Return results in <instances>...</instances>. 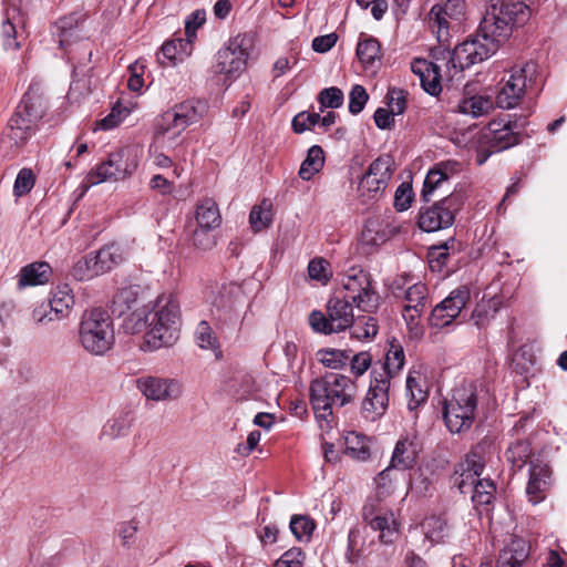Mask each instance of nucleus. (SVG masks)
<instances>
[{
    "mask_svg": "<svg viewBox=\"0 0 567 567\" xmlns=\"http://www.w3.org/2000/svg\"><path fill=\"white\" fill-rule=\"evenodd\" d=\"M132 334L144 333L143 348L154 351L173 347L179 339L182 311L177 296L163 292L155 300L136 309L123 321Z\"/></svg>",
    "mask_w": 567,
    "mask_h": 567,
    "instance_id": "1",
    "label": "nucleus"
},
{
    "mask_svg": "<svg viewBox=\"0 0 567 567\" xmlns=\"http://www.w3.org/2000/svg\"><path fill=\"white\" fill-rule=\"evenodd\" d=\"M43 114L41 101L29 93L24 94L2 133L0 152L3 156L13 158L24 150Z\"/></svg>",
    "mask_w": 567,
    "mask_h": 567,
    "instance_id": "2",
    "label": "nucleus"
},
{
    "mask_svg": "<svg viewBox=\"0 0 567 567\" xmlns=\"http://www.w3.org/2000/svg\"><path fill=\"white\" fill-rule=\"evenodd\" d=\"M310 403L321 417L332 415L334 408L352 403L357 396V384L348 375L328 372L311 381L309 386Z\"/></svg>",
    "mask_w": 567,
    "mask_h": 567,
    "instance_id": "3",
    "label": "nucleus"
},
{
    "mask_svg": "<svg viewBox=\"0 0 567 567\" xmlns=\"http://www.w3.org/2000/svg\"><path fill=\"white\" fill-rule=\"evenodd\" d=\"M532 11L523 1L493 3L481 21L478 31L482 37L495 43L498 50L513 33L514 28L524 25Z\"/></svg>",
    "mask_w": 567,
    "mask_h": 567,
    "instance_id": "4",
    "label": "nucleus"
},
{
    "mask_svg": "<svg viewBox=\"0 0 567 567\" xmlns=\"http://www.w3.org/2000/svg\"><path fill=\"white\" fill-rule=\"evenodd\" d=\"M496 104L504 110L514 109L526 95H535L540 91L542 80L535 62L514 65L499 82Z\"/></svg>",
    "mask_w": 567,
    "mask_h": 567,
    "instance_id": "5",
    "label": "nucleus"
},
{
    "mask_svg": "<svg viewBox=\"0 0 567 567\" xmlns=\"http://www.w3.org/2000/svg\"><path fill=\"white\" fill-rule=\"evenodd\" d=\"M79 338L85 351L103 355L112 349L115 340L113 321L104 309L94 308L83 313Z\"/></svg>",
    "mask_w": 567,
    "mask_h": 567,
    "instance_id": "6",
    "label": "nucleus"
},
{
    "mask_svg": "<svg viewBox=\"0 0 567 567\" xmlns=\"http://www.w3.org/2000/svg\"><path fill=\"white\" fill-rule=\"evenodd\" d=\"M520 127L522 125L516 121L512 122L507 118H497L481 128L475 135V141L480 150L477 157L478 164H483L493 153L502 152L517 145L520 141L518 131Z\"/></svg>",
    "mask_w": 567,
    "mask_h": 567,
    "instance_id": "7",
    "label": "nucleus"
},
{
    "mask_svg": "<svg viewBox=\"0 0 567 567\" xmlns=\"http://www.w3.org/2000/svg\"><path fill=\"white\" fill-rule=\"evenodd\" d=\"M477 396L473 385L454 389L450 400L444 403L443 417L451 433H462L471 429L476 413Z\"/></svg>",
    "mask_w": 567,
    "mask_h": 567,
    "instance_id": "8",
    "label": "nucleus"
},
{
    "mask_svg": "<svg viewBox=\"0 0 567 567\" xmlns=\"http://www.w3.org/2000/svg\"><path fill=\"white\" fill-rule=\"evenodd\" d=\"M344 298L364 312H372L379 306V295L372 286L371 276L360 267H350L341 278Z\"/></svg>",
    "mask_w": 567,
    "mask_h": 567,
    "instance_id": "9",
    "label": "nucleus"
},
{
    "mask_svg": "<svg viewBox=\"0 0 567 567\" xmlns=\"http://www.w3.org/2000/svg\"><path fill=\"white\" fill-rule=\"evenodd\" d=\"M394 171V159L391 155L378 156L360 178L358 194L362 202L379 199L392 179Z\"/></svg>",
    "mask_w": 567,
    "mask_h": 567,
    "instance_id": "10",
    "label": "nucleus"
},
{
    "mask_svg": "<svg viewBox=\"0 0 567 567\" xmlns=\"http://www.w3.org/2000/svg\"><path fill=\"white\" fill-rule=\"evenodd\" d=\"M136 167L134 150L121 147L111 152L105 161L92 169L86 176V182L92 186L107 181H122L130 176Z\"/></svg>",
    "mask_w": 567,
    "mask_h": 567,
    "instance_id": "11",
    "label": "nucleus"
},
{
    "mask_svg": "<svg viewBox=\"0 0 567 567\" xmlns=\"http://www.w3.org/2000/svg\"><path fill=\"white\" fill-rule=\"evenodd\" d=\"M420 450L421 446L415 436H404L396 442L390 466L375 477L377 492L379 495H385L392 492L391 483L388 484L392 468L400 471L412 468L416 464Z\"/></svg>",
    "mask_w": 567,
    "mask_h": 567,
    "instance_id": "12",
    "label": "nucleus"
},
{
    "mask_svg": "<svg viewBox=\"0 0 567 567\" xmlns=\"http://www.w3.org/2000/svg\"><path fill=\"white\" fill-rule=\"evenodd\" d=\"M497 51L495 43L488 41L478 31L456 45L451 54L450 62L455 70L463 71L474 64L481 63L491 58Z\"/></svg>",
    "mask_w": 567,
    "mask_h": 567,
    "instance_id": "13",
    "label": "nucleus"
},
{
    "mask_svg": "<svg viewBox=\"0 0 567 567\" xmlns=\"http://www.w3.org/2000/svg\"><path fill=\"white\" fill-rule=\"evenodd\" d=\"M244 39L233 38L215 55L212 72L226 80L236 79L246 68L248 52L243 48Z\"/></svg>",
    "mask_w": 567,
    "mask_h": 567,
    "instance_id": "14",
    "label": "nucleus"
},
{
    "mask_svg": "<svg viewBox=\"0 0 567 567\" xmlns=\"http://www.w3.org/2000/svg\"><path fill=\"white\" fill-rule=\"evenodd\" d=\"M485 468V447L481 444L474 446L463 462L458 463L452 475V484L466 495Z\"/></svg>",
    "mask_w": 567,
    "mask_h": 567,
    "instance_id": "15",
    "label": "nucleus"
},
{
    "mask_svg": "<svg viewBox=\"0 0 567 567\" xmlns=\"http://www.w3.org/2000/svg\"><path fill=\"white\" fill-rule=\"evenodd\" d=\"M457 207V198L455 196H446L431 206L422 207L417 225L426 233L447 228L454 223Z\"/></svg>",
    "mask_w": 567,
    "mask_h": 567,
    "instance_id": "16",
    "label": "nucleus"
},
{
    "mask_svg": "<svg viewBox=\"0 0 567 567\" xmlns=\"http://www.w3.org/2000/svg\"><path fill=\"white\" fill-rule=\"evenodd\" d=\"M391 382L382 379L377 372H371L368 392L361 404V413L368 421L381 417L389 406V390Z\"/></svg>",
    "mask_w": 567,
    "mask_h": 567,
    "instance_id": "17",
    "label": "nucleus"
},
{
    "mask_svg": "<svg viewBox=\"0 0 567 567\" xmlns=\"http://www.w3.org/2000/svg\"><path fill=\"white\" fill-rule=\"evenodd\" d=\"M471 297L468 287L461 286L434 307L430 316V323L436 328H443L452 323L466 306Z\"/></svg>",
    "mask_w": 567,
    "mask_h": 567,
    "instance_id": "18",
    "label": "nucleus"
},
{
    "mask_svg": "<svg viewBox=\"0 0 567 567\" xmlns=\"http://www.w3.org/2000/svg\"><path fill=\"white\" fill-rule=\"evenodd\" d=\"M363 520L373 529L380 532V540L384 544H391L398 537L399 524L394 514L389 511L378 508V504L372 501L363 506Z\"/></svg>",
    "mask_w": 567,
    "mask_h": 567,
    "instance_id": "19",
    "label": "nucleus"
},
{
    "mask_svg": "<svg viewBox=\"0 0 567 567\" xmlns=\"http://www.w3.org/2000/svg\"><path fill=\"white\" fill-rule=\"evenodd\" d=\"M551 483V471L547 464L539 461L528 462L526 495L533 505H537L546 498Z\"/></svg>",
    "mask_w": 567,
    "mask_h": 567,
    "instance_id": "20",
    "label": "nucleus"
},
{
    "mask_svg": "<svg viewBox=\"0 0 567 567\" xmlns=\"http://www.w3.org/2000/svg\"><path fill=\"white\" fill-rule=\"evenodd\" d=\"M138 390L150 400L165 401L177 399L182 389L177 381L157 377H145L137 380Z\"/></svg>",
    "mask_w": 567,
    "mask_h": 567,
    "instance_id": "21",
    "label": "nucleus"
},
{
    "mask_svg": "<svg viewBox=\"0 0 567 567\" xmlns=\"http://www.w3.org/2000/svg\"><path fill=\"white\" fill-rule=\"evenodd\" d=\"M186 39L176 38L169 41H166L161 48V55L158 58L162 63L166 60L171 64H175L177 62L184 61L187 56L192 54L193 50V40H194V30L192 31V22L186 21L185 27Z\"/></svg>",
    "mask_w": 567,
    "mask_h": 567,
    "instance_id": "22",
    "label": "nucleus"
},
{
    "mask_svg": "<svg viewBox=\"0 0 567 567\" xmlns=\"http://www.w3.org/2000/svg\"><path fill=\"white\" fill-rule=\"evenodd\" d=\"M411 71L419 78L422 89L432 96L442 91L440 68L425 59H415Z\"/></svg>",
    "mask_w": 567,
    "mask_h": 567,
    "instance_id": "23",
    "label": "nucleus"
},
{
    "mask_svg": "<svg viewBox=\"0 0 567 567\" xmlns=\"http://www.w3.org/2000/svg\"><path fill=\"white\" fill-rule=\"evenodd\" d=\"M353 302L348 298L334 296L329 299L327 303V315L330 317V322L337 330L341 332L347 330L353 323Z\"/></svg>",
    "mask_w": 567,
    "mask_h": 567,
    "instance_id": "24",
    "label": "nucleus"
},
{
    "mask_svg": "<svg viewBox=\"0 0 567 567\" xmlns=\"http://www.w3.org/2000/svg\"><path fill=\"white\" fill-rule=\"evenodd\" d=\"M404 363L405 355L403 347L400 343L392 341L389 344L384 361L380 363L379 368L375 364L371 372H377V374L381 375L382 379L389 380L391 382V380L395 378L403 369Z\"/></svg>",
    "mask_w": 567,
    "mask_h": 567,
    "instance_id": "25",
    "label": "nucleus"
},
{
    "mask_svg": "<svg viewBox=\"0 0 567 567\" xmlns=\"http://www.w3.org/2000/svg\"><path fill=\"white\" fill-rule=\"evenodd\" d=\"M52 275L51 266L45 261H34L21 268L18 276L19 288L45 285Z\"/></svg>",
    "mask_w": 567,
    "mask_h": 567,
    "instance_id": "26",
    "label": "nucleus"
},
{
    "mask_svg": "<svg viewBox=\"0 0 567 567\" xmlns=\"http://www.w3.org/2000/svg\"><path fill=\"white\" fill-rule=\"evenodd\" d=\"M133 425V416L130 412H120L106 420L100 432V441L109 442L128 435Z\"/></svg>",
    "mask_w": 567,
    "mask_h": 567,
    "instance_id": "27",
    "label": "nucleus"
},
{
    "mask_svg": "<svg viewBox=\"0 0 567 567\" xmlns=\"http://www.w3.org/2000/svg\"><path fill=\"white\" fill-rule=\"evenodd\" d=\"M186 128L176 112L171 109L164 112L157 120L156 136L163 138L164 142L174 144Z\"/></svg>",
    "mask_w": 567,
    "mask_h": 567,
    "instance_id": "28",
    "label": "nucleus"
},
{
    "mask_svg": "<svg viewBox=\"0 0 567 567\" xmlns=\"http://www.w3.org/2000/svg\"><path fill=\"white\" fill-rule=\"evenodd\" d=\"M141 290L137 286H128L120 289L113 297L112 312L118 317H128L136 309H141Z\"/></svg>",
    "mask_w": 567,
    "mask_h": 567,
    "instance_id": "29",
    "label": "nucleus"
},
{
    "mask_svg": "<svg viewBox=\"0 0 567 567\" xmlns=\"http://www.w3.org/2000/svg\"><path fill=\"white\" fill-rule=\"evenodd\" d=\"M128 249L118 243H110L95 252L100 270L103 274L111 271L128 258Z\"/></svg>",
    "mask_w": 567,
    "mask_h": 567,
    "instance_id": "30",
    "label": "nucleus"
},
{
    "mask_svg": "<svg viewBox=\"0 0 567 567\" xmlns=\"http://www.w3.org/2000/svg\"><path fill=\"white\" fill-rule=\"evenodd\" d=\"M82 18L79 13L73 12L55 22L53 35L58 39L60 48H66L79 38V27Z\"/></svg>",
    "mask_w": 567,
    "mask_h": 567,
    "instance_id": "31",
    "label": "nucleus"
},
{
    "mask_svg": "<svg viewBox=\"0 0 567 567\" xmlns=\"http://www.w3.org/2000/svg\"><path fill=\"white\" fill-rule=\"evenodd\" d=\"M50 307L53 310L54 317L62 320L69 317L74 306V295L68 284H61L51 290L49 299Z\"/></svg>",
    "mask_w": 567,
    "mask_h": 567,
    "instance_id": "32",
    "label": "nucleus"
},
{
    "mask_svg": "<svg viewBox=\"0 0 567 567\" xmlns=\"http://www.w3.org/2000/svg\"><path fill=\"white\" fill-rule=\"evenodd\" d=\"M196 226L206 229H216L221 224L218 205L213 198H203L195 208Z\"/></svg>",
    "mask_w": 567,
    "mask_h": 567,
    "instance_id": "33",
    "label": "nucleus"
},
{
    "mask_svg": "<svg viewBox=\"0 0 567 567\" xmlns=\"http://www.w3.org/2000/svg\"><path fill=\"white\" fill-rule=\"evenodd\" d=\"M355 53L364 69L374 68L382 58L381 44L375 38L361 33Z\"/></svg>",
    "mask_w": 567,
    "mask_h": 567,
    "instance_id": "34",
    "label": "nucleus"
},
{
    "mask_svg": "<svg viewBox=\"0 0 567 567\" xmlns=\"http://www.w3.org/2000/svg\"><path fill=\"white\" fill-rule=\"evenodd\" d=\"M529 556V548L522 539H513L499 554L496 567H522Z\"/></svg>",
    "mask_w": 567,
    "mask_h": 567,
    "instance_id": "35",
    "label": "nucleus"
},
{
    "mask_svg": "<svg viewBox=\"0 0 567 567\" xmlns=\"http://www.w3.org/2000/svg\"><path fill=\"white\" fill-rule=\"evenodd\" d=\"M186 127L197 123L207 111V103L199 100H187L172 107Z\"/></svg>",
    "mask_w": 567,
    "mask_h": 567,
    "instance_id": "36",
    "label": "nucleus"
},
{
    "mask_svg": "<svg viewBox=\"0 0 567 567\" xmlns=\"http://www.w3.org/2000/svg\"><path fill=\"white\" fill-rule=\"evenodd\" d=\"M346 453L357 461H368L371 457L369 439L358 432H349L346 436Z\"/></svg>",
    "mask_w": 567,
    "mask_h": 567,
    "instance_id": "37",
    "label": "nucleus"
},
{
    "mask_svg": "<svg viewBox=\"0 0 567 567\" xmlns=\"http://www.w3.org/2000/svg\"><path fill=\"white\" fill-rule=\"evenodd\" d=\"M422 529L424 536L432 544L443 543L451 533L447 522L440 516H431L423 520Z\"/></svg>",
    "mask_w": 567,
    "mask_h": 567,
    "instance_id": "38",
    "label": "nucleus"
},
{
    "mask_svg": "<svg viewBox=\"0 0 567 567\" xmlns=\"http://www.w3.org/2000/svg\"><path fill=\"white\" fill-rule=\"evenodd\" d=\"M324 164V154L320 146L313 145L309 148L307 157L301 163L298 175L303 181H310L321 171Z\"/></svg>",
    "mask_w": 567,
    "mask_h": 567,
    "instance_id": "39",
    "label": "nucleus"
},
{
    "mask_svg": "<svg viewBox=\"0 0 567 567\" xmlns=\"http://www.w3.org/2000/svg\"><path fill=\"white\" fill-rule=\"evenodd\" d=\"M272 204L264 199L259 205H255L249 214V224L255 233L267 229L272 223Z\"/></svg>",
    "mask_w": 567,
    "mask_h": 567,
    "instance_id": "40",
    "label": "nucleus"
},
{
    "mask_svg": "<svg viewBox=\"0 0 567 567\" xmlns=\"http://www.w3.org/2000/svg\"><path fill=\"white\" fill-rule=\"evenodd\" d=\"M492 107L493 103L491 99L483 95L463 97L457 105L460 113L471 115L472 117H478L487 114Z\"/></svg>",
    "mask_w": 567,
    "mask_h": 567,
    "instance_id": "41",
    "label": "nucleus"
},
{
    "mask_svg": "<svg viewBox=\"0 0 567 567\" xmlns=\"http://www.w3.org/2000/svg\"><path fill=\"white\" fill-rule=\"evenodd\" d=\"M195 343L203 350L216 352L219 350L218 338L206 320H202L196 326L194 331Z\"/></svg>",
    "mask_w": 567,
    "mask_h": 567,
    "instance_id": "42",
    "label": "nucleus"
},
{
    "mask_svg": "<svg viewBox=\"0 0 567 567\" xmlns=\"http://www.w3.org/2000/svg\"><path fill=\"white\" fill-rule=\"evenodd\" d=\"M472 488L470 494L476 507L488 506L495 499L496 486L492 480H477Z\"/></svg>",
    "mask_w": 567,
    "mask_h": 567,
    "instance_id": "43",
    "label": "nucleus"
},
{
    "mask_svg": "<svg viewBox=\"0 0 567 567\" xmlns=\"http://www.w3.org/2000/svg\"><path fill=\"white\" fill-rule=\"evenodd\" d=\"M100 275H103V271L100 270L95 254L81 258L72 269V276L80 281L89 280Z\"/></svg>",
    "mask_w": 567,
    "mask_h": 567,
    "instance_id": "44",
    "label": "nucleus"
},
{
    "mask_svg": "<svg viewBox=\"0 0 567 567\" xmlns=\"http://www.w3.org/2000/svg\"><path fill=\"white\" fill-rule=\"evenodd\" d=\"M350 329L353 338L358 340H371L377 336L379 327L375 318L361 316L353 319V323Z\"/></svg>",
    "mask_w": 567,
    "mask_h": 567,
    "instance_id": "45",
    "label": "nucleus"
},
{
    "mask_svg": "<svg viewBox=\"0 0 567 567\" xmlns=\"http://www.w3.org/2000/svg\"><path fill=\"white\" fill-rule=\"evenodd\" d=\"M456 240L450 238L441 245L433 246L429 251V261L432 269H441L446 265L451 254L455 251Z\"/></svg>",
    "mask_w": 567,
    "mask_h": 567,
    "instance_id": "46",
    "label": "nucleus"
},
{
    "mask_svg": "<svg viewBox=\"0 0 567 567\" xmlns=\"http://www.w3.org/2000/svg\"><path fill=\"white\" fill-rule=\"evenodd\" d=\"M532 449L528 442L517 441L509 445L505 455L514 468L520 470L529 460Z\"/></svg>",
    "mask_w": 567,
    "mask_h": 567,
    "instance_id": "47",
    "label": "nucleus"
},
{
    "mask_svg": "<svg viewBox=\"0 0 567 567\" xmlns=\"http://www.w3.org/2000/svg\"><path fill=\"white\" fill-rule=\"evenodd\" d=\"M449 181L444 177V173L436 168H432L426 174L423 183L421 196L424 202H430L434 193L446 185Z\"/></svg>",
    "mask_w": 567,
    "mask_h": 567,
    "instance_id": "48",
    "label": "nucleus"
},
{
    "mask_svg": "<svg viewBox=\"0 0 567 567\" xmlns=\"http://www.w3.org/2000/svg\"><path fill=\"white\" fill-rule=\"evenodd\" d=\"M452 20L453 19H450L449 14H445V11L441 9L440 4H435L432 7L429 13V21L433 29L435 27L437 28L436 33L439 41L446 40L449 35V28Z\"/></svg>",
    "mask_w": 567,
    "mask_h": 567,
    "instance_id": "49",
    "label": "nucleus"
},
{
    "mask_svg": "<svg viewBox=\"0 0 567 567\" xmlns=\"http://www.w3.org/2000/svg\"><path fill=\"white\" fill-rule=\"evenodd\" d=\"M318 361L329 369H340L347 364L348 355L338 349H321L317 352Z\"/></svg>",
    "mask_w": 567,
    "mask_h": 567,
    "instance_id": "50",
    "label": "nucleus"
},
{
    "mask_svg": "<svg viewBox=\"0 0 567 567\" xmlns=\"http://www.w3.org/2000/svg\"><path fill=\"white\" fill-rule=\"evenodd\" d=\"M498 302L489 299L478 303L472 312V320L478 328L485 327L497 311Z\"/></svg>",
    "mask_w": 567,
    "mask_h": 567,
    "instance_id": "51",
    "label": "nucleus"
},
{
    "mask_svg": "<svg viewBox=\"0 0 567 567\" xmlns=\"http://www.w3.org/2000/svg\"><path fill=\"white\" fill-rule=\"evenodd\" d=\"M213 230L214 229H206L204 227L196 226L190 231L192 246L204 251L212 249L216 245Z\"/></svg>",
    "mask_w": 567,
    "mask_h": 567,
    "instance_id": "52",
    "label": "nucleus"
},
{
    "mask_svg": "<svg viewBox=\"0 0 567 567\" xmlns=\"http://www.w3.org/2000/svg\"><path fill=\"white\" fill-rule=\"evenodd\" d=\"M390 233V230L386 233L384 229H381V224L378 220H369L362 230V240L365 244L377 246L384 243Z\"/></svg>",
    "mask_w": 567,
    "mask_h": 567,
    "instance_id": "53",
    "label": "nucleus"
},
{
    "mask_svg": "<svg viewBox=\"0 0 567 567\" xmlns=\"http://www.w3.org/2000/svg\"><path fill=\"white\" fill-rule=\"evenodd\" d=\"M308 275L312 280H317L322 285L328 284L332 276L329 262L321 257L310 260L308 265Z\"/></svg>",
    "mask_w": 567,
    "mask_h": 567,
    "instance_id": "54",
    "label": "nucleus"
},
{
    "mask_svg": "<svg viewBox=\"0 0 567 567\" xmlns=\"http://www.w3.org/2000/svg\"><path fill=\"white\" fill-rule=\"evenodd\" d=\"M315 527V522L308 516L291 517L290 529L298 540L309 539Z\"/></svg>",
    "mask_w": 567,
    "mask_h": 567,
    "instance_id": "55",
    "label": "nucleus"
},
{
    "mask_svg": "<svg viewBox=\"0 0 567 567\" xmlns=\"http://www.w3.org/2000/svg\"><path fill=\"white\" fill-rule=\"evenodd\" d=\"M130 114V110L116 103L111 112L101 118L96 127L103 131H109L116 127Z\"/></svg>",
    "mask_w": 567,
    "mask_h": 567,
    "instance_id": "56",
    "label": "nucleus"
},
{
    "mask_svg": "<svg viewBox=\"0 0 567 567\" xmlns=\"http://www.w3.org/2000/svg\"><path fill=\"white\" fill-rule=\"evenodd\" d=\"M35 184V176L31 168H22L19 171L14 185L13 194L16 197H22L31 192Z\"/></svg>",
    "mask_w": 567,
    "mask_h": 567,
    "instance_id": "57",
    "label": "nucleus"
},
{
    "mask_svg": "<svg viewBox=\"0 0 567 567\" xmlns=\"http://www.w3.org/2000/svg\"><path fill=\"white\" fill-rule=\"evenodd\" d=\"M425 311V308H417L416 306H405L403 309V318L414 337H421L423 329L420 326V317Z\"/></svg>",
    "mask_w": 567,
    "mask_h": 567,
    "instance_id": "58",
    "label": "nucleus"
},
{
    "mask_svg": "<svg viewBox=\"0 0 567 567\" xmlns=\"http://www.w3.org/2000/svg\"><path fill=\"white\" fill-rule=\"evenodd\" d=\"M368 100L369 95L365 89L360 84L353 85L349 93V112L353 115L359 114L364 109Z\"/></svg>",
    "mask_w": 567,
    "mask_h": 567,
    "instance_id": "59",
    "label": "nucleus"
},
{
    "mask_svg": "<svg viewBox=\"0 0 567 567\" xmlns=\"http://www.w3.org/2000/svg\"><path fill=\"white\" fill-rule=\"evenodd\" d=\"M427 288L424 284L417 282L409 287L405 291L406 306H416L426 309Z\"/></svg>",
    "mask_w": 567,
    "mask_h": 567,
    "instance_id": "60",
    "label": "nucleus"
},
{
    "mask_svg": "<svg viewBox=\"0 0 567 567\" xmlns=\"http://www.w3.org/2000/svg\"><path fill=\"white\" fill-rule=\"evenodd\" d=\"M318 101L322 107H340L343 103V92L336 86L323 89L319 93Z\"/></svg>",
    "mask_w": 567,
    "mask_h": 567,
    "instance_id": "61",
    "label": "nucleus"
},
{
    "mask_svg": "<svg viewBox=\"0 0 567 567\" xmlns=\"http://www.w3.org/2000/svg\"><path fill=\"white\" fill-rule=\"evenodd\" d=\"M309 323L313 331L324 334L337 333V330L330 322V317L321 311H312L309 316Z\"/></svg>",
    "mask_w": 567,
    "mask_h": 567,
    "instance_id": "62",
    "label": "nucleus"
},
{
    "mask_svg": "<svg viewBox=\"0 0 567 567\" xmlns=\"http://www.w3.org/2000/svg\"><path fill=\"white\" fill-rule=\"evenodd\" d=\"M303 560V551L300 548L292 547L276 560L275 567H302Z\"/></svg>",
    "mask_w": 567,
    "mask_h": 567,
    "instance_id": "63",
    "label": "nucleus"
},
{
    "mask_svg": "<svg viewBox=\"0 0 567 567\" xmlns=\"http://www.w3.org/2000/svg\"><path fill=\"white\" fill-rule=\"evenodd\" d=\"M413 200L412 187L408 184H401L394 195V206L399 212L406 210Z\"/></svg>",
    "mask_w": 567,
    "mask_h": 567,
    "instance_id": "64",
    "label": "nucleus"
}]
</instances>
